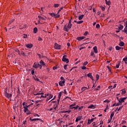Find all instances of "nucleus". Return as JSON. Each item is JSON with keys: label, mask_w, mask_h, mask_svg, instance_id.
Returning a JSON list of instances; mask_svg holds the SVG:
<instances>
[{"label": "nucleus", "mask_w": 127, "mask_h": 127, "mask_svg": "<svg viewBox=\"0 0 127 127\" xmlns=\"http://www.w3.org/2000/svg\"><path fill=\"white\" fill-rule=\"evenodd\" d=\"M54 48L55 49H61V46H60V45L58 44L57 43H55Z\"/></svg>", "instance_id": "0eeeda50"}, {"label": "nucleus", "mask_w": 127, "mask_h": 127, "mask_svg": "<svg viewBox=\"0 0 127 127\" xmlns=\"http://www.w3.org/2000/svg\"><path fill=\"white\" fill-rule=\"evenodd\" d=\"M39 119H33L32 120V122H36V121H38Z\"/></svg>", "instance_id": "a18cd8bd"}, {"label": "nucleus", "mask_w": 127, "mask_h": 127, "mask_svg": "<svg viewBox=\"0 0 127 127\" xmlns=\"http://www.w3.org/2000/svg\"><path fill=\"white\" fill-rule=\"evenodd\" d=\"M83 35H84V36H87V35H88V32H87V31H86V32L84 33Z\"/></svg>", "instance_id": "8fccbe9b"}, {"label": "nucleus", "mask_w": 127, "mask_h": 127, "mask_svg": "<svg viewBox=\"0 0 127 127\" xmlns=\"http://www.w3.org/2000/svg\"><path fill=\"white\" fill-rule=\"evenodd\" d=\"M15 52H17L18 54L20 56V52L19 51V50L18 49H16L15 50Z\"/></svg>", "instance_id": "c85d7f7f"}, {"label": "nucleus", "mask_w": 127, "mask_h": 127, "mask_svg": "<svg viewBox=\"0 0 127 127\" xmlns=\"http://www.w3.org/2000/svg\"><path fill=\"white\" fill-rule=\"evenodd\" d=\"M42 95V94H41ZM41 95H39L37 96V98H40V99H42V98H46V96H43Z\"/></svg>", "instance_id": "aec40b11"}, {"label": "nucleus", "mask_w": 127, "mask_h": 127, "mask_svg": "<svg viewBox=\"0 0 127 127\" xmlns=\"http://www.w3.org/2000/svg\"><path fill=\"white\" fill-rule=\"evenodd\" d=\"M26 115H31V112H30V111H27V112L26 113Z\"/></svg>", "instance_id": "de8ad7c7"}, {"label": "nucleus", "mask_w": 127, "mask_h": 127, "mask_svg": "<svg viewBox=\"0 0 127 127\" xmlns=\"http://www.w3.org/2000/svg\"><path fill=\"white\" fill-rule=\"evenodd\" d=\"M38 18H39L40 20H45V18H44V17H42L40 15H39L38 16Z\"/></svg>", "instance_id": "412c9836"}, {"label": "nucleus", "mask_w": 127, "mask_h": 127, "mask_svg": "<svg viewBox=\"0 0 127 127\" xmlns=\"http://www.w3.org/2000/svg\"><path fill=\"white\" fill-rule=\"evenodd\" d=\"M104 103H110V100L107 99L104 101Z\"/></svg>", "instance_id": "3c124183"}, {"label": "nucleus", "mask_w": 127, "mask_h": 127, "mask_svg": "<svg viewBox=\"0 0 127 127\" xmlns=\"http://www.w3.org/2000/svg\"><path fill=\"white\" fill-rule=\"evenodd\" d=\"M125 45V43L123 41H121L120 43L119 44V46H124Z\"/></svg>", "instance_id": "b1692460"}, {"label": "nucleus", "mask_w": 127, "mask_h": 127, "mask_svg": "<svg viewBox=\"0 0 127 127\" xmlns=\"http://www.w3.org/2000/svg\"><path fill=\"white\" fill-rule=\"evenodd\" d=\"M126 99H127V97H124V98H120L119 100V102H120V103L122 104V103H125V100H126Z\"/></svg>", "instance_id": "6e6552de"}, {"label": "nucleus", "mask_w": 127, "mask_h": 127, "mask_svg": "<svg viewBox=\"0 0 127 127\" xmlns=\"http://www.w3.org/2000/svg\"><path fill=\"white\" fill-rule=\"evenodd\" d=\"M55 18H58V17H60V14H55Z\"/></svg>", "instance_id": "f704fd0d"}, {"label": "nucleus", "mask_w": 127, "mask_h": 127, "mask_svg": "<svg viewBox=\"0 0 127 127\" xmlns=\"http://www.w3.org/2000/svg\"><path fill=\"white\" fill-rule=\"evenodd\" d=\"M94 52L95 53H98V49H97V46H95L93 48Z\"/></svg>", "instance_id": "6ab92c4d"}, {"label": "nucleus", "mask_w": 127, "mask_h": 127, "mask_svg": "<svg viewBox=\"0 0 127 127\" xmlns=\"http://www.w3.org/2000/svg\"><path fill=\"white\" fill-rule=\"evenodd\" d=\"M88 109H96V106L91 104L88 107Z\"/></svg>", "instance_id": "2eb2a0df"}, {"label": "nucleus", "mask_w": 127, "mask_h": 127, "mask_svg": "<svg viewBox=\"0 0 127 127\" xmlns=\"http://www.w3.org/2000/svg\"><path fill=\"white\" fill-rule=\"evenodd\" d=\"M64 113H68L69 114V113H71V110L64 111Z\"/></svg>", "instance_id": "5fc2aeb1"}, {"label": "nucleus", "mask_w": 127, "mask_h": 127, "mask_svg": "<svg viewBox=\"0 0 127 127\" xmlns=\"http://www.w3.org/2000/svg\"><path fill=\"white\" fill-rule=\"evenodd\" d=\"M121 105H122V103L121 102H119V103L116 104V106L118 107L119 106H121Z\"/></svg>", "instance_id": "ea45409f"}, {"label": "nucleus", "mask_w": 127, "mask_h": 127, "mask_svg": "<svg viewBox=\"0 0 127 127\" xmlns=\"http://www.w3.org/2000/svg\"><path fill=\"white\" fill-rule=\"evenodd\" d=\"M38 31L37 27H35L33 29V32L34 33H37Z\"/></svg>", "instance_id": "bb28decb"}, {"label": "nucleus", "mask_w": 127, "mask_h": 127, "mask_svg": "<svg viewBox=\"0 0 127 127\" xmlns=\"http://www.w3.org/2000/svg\"><path fill=\"white\" fill-rule=\"evenodd\" d=\"M26 47H27V48H28L29 49H30L32 48V47H33V45H32V44H26Z\"/></svg>", "instance_id": "1a4fd4ad"}, {"label": "nucleus", "mask_w": 127, "mask_h": 127, "mask_svg": "<svg viewBox=\"0 0 127 127\" xmlns=\"http://www.w3.org/2000/svg\"><path fill=\"white\" fill-rule=\"evenodd\" d=\"M87 77L89 78H90L92 80V81H94V77H93V75H92V73H89L87 74Z\"/></svg>", "instance_id": "ddd939ff"}, {"label": "nucleus", "mask_w": 127, "mask_h": 127, "mask_svg": "<svg viewBox=\"0 0 127 127\" xmlns=\"http://www.w3.org/2000/svg\"><path fill=\"white\" fill-rule=\"evenodd\" d=\"M90 87H89V86H88V87H82L81 88V92H84V91H86V90H88V89H89Z\"/></svg>", "instance_id": "f8f14e48"}, {"label": "nucleus", "mask_w": 127, "mask_h": 127, "mask_svg": "<svg viewBox=\"0 0 127 127\" xmlns=\"http://www.w3.org/2000/svg\"><path fill=\"white\" fill-rule=\"evenodd\" d=\"M94 55H95V54H94V52H91V53L90 54L91 56H94Z\"/></svg>", "instance_id": "052dcab7"}, {"label": "nucleus", "mask_w": 127, "mask_h": 127, "mask_svg": "<svg viewBox=\"0 0 127 127\" xmlns=\"http://www.w3.org/2000/svg\"><path fill=\"white\" fill-rule=\"evenodd\" d=\"M54 7H58L59 6V4H58V3L54 4Z\"/></svg>", "instance_id": "58836bf2"}, {"label": "nucleus", "mask_w": 127, "mask_h": 127, "mask_svg": "<svg viewBox=\"0 0 127 127\" xmlns=\"http://www.w3.org/2000/svg\"><path fill=\"white\" fill-rule=\"evenodd\" d=\"M59 84L61 86V87H63V86H65V80H61L59 82Z\"/></svg>", "instance_id": "423d86ee"}, {"label": "nucleus", "mask_w": 127, "mask_h": 127, "mask_svg": "<svg viewBox=\"0 0 127 127\" xmlns=\"http://www.w3.org/2000/svg\"><path fill=\"white\" fill-rule=\"evenodd\" d=\"M100 8L104 11L106 9V8L103 6H100Z\"/></svg>", "instance_id": "2f4dec72"}, {"label": "nucleus", "mask_w": 127, "mask_h": 127, "mask_svg": "<svg viewBox=\"0 0 127 127\" xmlns=\"http://www.w3.org/2000/svg\"><path fill=\"white\" fill-rule=\"evenodd\" d=\"M20 55H23V56H25V55L24 54V53L22 51L20 52Z\"/></svg>", "instance_id": "09e8293b"}, {"label": "nucleus", "mask_w": 127, "mask_h": 127, "mask_svg": "<svg viewBox=\"0 0 127 127\" xmlns=\"http://www.w3.org/2000/svg\"><path fill=\"white\" fill-rule=\"evenodd\" d=\"M69 108H70V109H71V110H72V109H74V107L71 106V105H70V106H69Z\"/></svg>", "instance_id": "774afa93"}, {"label": "nucleus", "mask_w": 127, "mask_h": 127, "mask_svg": "<svg viewBox=\"0 0 127 127\" xmlns=\"http://www.w3.org/2000/svg\"><path fill=\"white\" fill-rule=\"evenodd\" d=\"M96 81H98V80H99V79H100V75H99L98 74H97L96 75Z\"/></svg>", "instance_id": "c756f323"}, {"label": "nucleus", "mask_w": 127, "mask_h": 127, "mask_svg": "<svg viewBox=\"0 0 127 127\" xmlns=\"http://www.w3.org/2000/svg\"><path fill=\"white\" fill-rule=\"evenodd\" d=\"M47 97H47L48 100H50V99H52V98H53V95L48 94H47Z\"/></svg>", "instance_id": "9b49d317"}, {"label": "nucleus", "mask_w": 127, "mask_h": 127, "mask_svg": "<svg viewBox=\"0 0 127 127\" xmlns=\"http://www.w3.org/2000/svg\"><path fill=\"white\" fill-rule=\"evenodd\" d=\"M123 32H124V33H126V34H127V28H125L124 30L123 31Z\"/></svg>", "instance_id": "72a5a7b5"}, {"label": "nucleus", "mask_w": 127, "mask_h": 127, "mask_svg": "<svg viewBox=\"0 0 127 127\" xmlns=\"http://www.w3.org/2000/svg\"><path fill=\"white\" fill-rule=\"evenodd\" d=\"M38 121H39L40 123L42 124V123H43V121H42L41 119H39Z\"/></svg>", "instance_id": "e2e57ef3"}, {"label": "nucleus", "mask_w": 127, "mask_h": 127, "mask_svg": "<svg viewBox=\"0 0 127 127\" xmlns=\"http://www.w3.org/2000/svg\"><path fill=\"white\" fill-rule=\"evenodd\" d=\"M121 49H122V50H124V48H122L121 47H119V46H117L116 47V50H121Z\"/></svg>", "instance_id": "dca6fc26"}, {"label": "nucleus", "mask_w": 127, "mask_h": 127, "mask_svg": "<svg viewBox=\"0 0 127 127\" xmlns=\"http://www.w3.org/2000/svg\"><path fill=\"white\" fill-rule=\"evenodd\" d=\"M123 61H124L125 62H127V57H125V58L123 59Z\"/></svg>", "instance_id": "c03bdc74"}, {"label": "nucleus", "mask_w": 127, "mask_h": 127, "mask_svg": "<svg viewBox=\"0 0 127 127\" xmlns=\"http://www.w3.org/2000/svg\"><path fill=\"white\" fill-rule=\"evenodd\" d=\"M85 38H86V37L82 36V37H78L76 38V39L78 41H81V40H83V39H85Z\"/></svg>", "instance_id": "9d476101"}, {"label": "nucleus", "mask_w": 127, "mask_h": 127, "mask_svg": "<svg viewBox=\"0 0 127 127\" xmlns=\"http://www.w3.org/2000/svg\"><path fill=\"white\" fill-rule=\"evenodd\" d=\"M83 21H77L76 22V23L77 24H81V23H83Z\"/></svg>", "instance_id": "4c0bfd02"}, {"label": "nucleus", "mask_w": 127, "mask_h": 127, "mask_svg": "<svg viewBox=\"0 0 127 127\" xmlns=\"http://www.w3.org/2000/svg\"><path fill=\"white\" fill-rule=\"evenodd\" d=\"M53 69L54 70H56V69H57V66H54V67H53Z\"/></svg>", "instance_id": "338daca9"}, {"label": "nucleus", "mask_w": 127, "mask_h": 127, "mask_svg": "<svg viewBox=\"0 0 127 127\" xmlns=\"http://www.w3.org/2000/svg\"><path fill=\"white\" fill-rule=\"evenodd\" d=\"M83 108H84V106H81L80 107H79L78 111H81L83 109Z\"/></svg>", "instance_id": "37998d69"}, {"label": "nucleus", "mask_w": 127, "mask_h": 127, "mask_svg": "<svg viewBox=\"0 0 127 127\" xmlns=\"http://www.w3.org/2000/svg\"><path fill=\"white\" fill-rule=\"evenodd\" d=\"M50 15H51V16H55V14L54 13H49Z\"/></svg>", "instance_id": "79ce46f5"}, {"label": "nucleus", "mask_w": 127, "mask_h": 127, "mask_svg": "<svg viewBox=\"0 0 127 127\" xmlns=\"http://www.w3.org/2000/svg\"><path fill=\"white\" fill-rule=\"evenodd\" d=\"M61 80H62V81H65V79L62 76L61 77Z\"/></svg>", "instance_id": "bf43d9fd"}, {"label": "nucleus", "mask_w": 127, "mask_h": 127, "mask_svg": "<svg viewBox=\"0 0 127 127\" xmlns=\"http://www.w3.org/2000/svg\"><path fill=\"white\" fill-rule=\"evenodd\" d=\"M81 69H82V70H85V69H86V66H85L84 65L83 66H82V67H81Z\"/></svg>", "instance_id": "6e6d98bb"}, {"label": "nucleus", "mask_w": 127, "mask_h": 127, "mask_svg": "<svg viewBox=\"0 0 127 127\" xmlns=\"http://www.w3.org/2000/svg\"><path fill=\"white\" fill-rule=\"evenodd\" d=\"M88 64V62H85L83 64V66H86Z\"/></svg>", "instance_id": "603ef678"}, {"label": "nucleus", "mask_w": 127, "mask_h": 127, "mask_svg": "<svg viewBox=\"0 0 127 127\" xmlns=\"http://www.w3.org/2000/svg\"><path fill=\"white\" fill-rule=\"evenodd\" d=\"M74 109H75V110H77V109H78V108H79V106L77 105L76 107H73Z\"/></svg>", "instance_id": "680f3d73"}, {"label": "nucleus", "mask_w": 127, "mask_h": 127, "mask_svg": "<svg viewBox=\"0 0 127 127\" xmlns=\"http://www.w3.org/2000/svg\"><path fill=\"white\" fill-rule=\"evenodd\" d=\"M40 65H41L42 67V66H45V63L42 60L40 61Z\"/></svg>", "instance_id": "a211bd4d"}, {"label": "nucleus", "mask_w": 127, "mask_h": 127, "mask_svg": "<svg viewBox=\"0 0 127 127\" xmlns=\"http://www.w3.org/2000/svg\"><path fill=\"white\" fill-rule=\"evenodd\" d=\"M118 28H119V29H120V30H122V29L124 28V26H123V25H120Z\"/></svg>", "instance_id": "cd10ccee"}, {"label": "nucleus", "mask_w": 127, "mask_h": 127, "mask_svg": "<svg viewBox=\"0 0 127 127\" xmlns=\"http://www.w3.org/2000/svg\"><path fill=\"white\" fill-rule=\"evenodd\" d=\"M72 28V23H68V25H64V31H66V32H68L69 31V29H71Z\"/></svg>", "instance_id": "f257e3e1"}, {"label": "nucleus", "mask_w": 127, "mask_h": 127, "mask_svg": "<svg viewBox=\"0 0 127 127\" xmlns=\"http://www.w3.org/2000/svg\"><path fill=\"white\" fill-rule=\"evenodd\" d=\"M34 79H35V81H37V82H39L40 81L39 78H38L37 77H34Z\"/></svg>", "instance_id": "e433bc0d"}, {"label": "nucleus", "mask_w": 127, "mask_h": 127, "mask_svg": "<svg viewBox=\"0 0 127 127\" xmlns=\"http://www.w3.org/2000/svg\"><path fill=\"white\" fill-rule=\"evenodd\" d=\"M107 68H108L109 71L110 72H111V67H110V66H107Z\"/></svg>", "instance_id": "69168bd1"}, {"label": "nucleus", "mask_w": 127, "mask_h": 127, "mask_svg": "<svg viewBox=\"0 0 127 127\" xmlns=\"http://www.w3.org/2000/svg\"><path fill=\"white\" fill-rule=\"evenodd\" d=\"M106 4H107V5H111V1L110 0L107 1L106 2Z\"/></svg>", "instance_id": "7c9ffc66"}, {"label": "nucleus", "mask_w": 127, "mask_h": 127, "mask_svg": "<svg viewBox=\"0 0 127 127\" xmlns=\"http://www.w3.org/2000/svg\"><path fill=\"white\" fill-rule=\"evenodd\" d=\"M92 124H93V127H98V126H96V124H95V123H93Z\"/></svg>", "instance_id": "13d9d810"}, {"label": "nucleus", "mask_w": 127, "mask_h": 127, "mask_svg": "<svg viewBox=\"0 0 127 127\" xmlns=\"http://www.w3.org/2000/svg\"><path fill=\"white\" fill-rule=\"evenodd\" d=\"M13 21H14V19H12L10 20L9 21V23H8V25L11 24V23H12V22H13Z\"/></svg>", "instance_id": "a878e982"}, {"label": "nucleus", "mask_w": 127, "mask_h": 127, "mask_svg": "<svg viewBox=\"0 0 127 127\" xmlns=\"http://www.w3.org/2000/svg\"><path fill=\"white\" fill-rule=\"evenodd\" d=\"M122 92V95H125V94H126V93H127V91H126L125 89H123L122 90H121Z\"/></svg>", "instance_id": "5701e85b"}, {"label": "nucleus", "mask_w": 127, "mask_h": 127, "mask_svg": "<svg viewBox=\"0 0 127 127\" xmlns=\"http://www.w3.org/2000/svg\"><path fill=\"white\" fill-rule=\"evenodd\" d=\"M114 115H115V113L114 112H112V113L111 114V115H110L111 121H112V119H113V117H114Z\"/></svg>", "instance_id": "393cba45"}, {"label": "nucleus", "mask_w": 127, "mask_h": 127, "mask_svg": "<svg viewBox=\"0 0 127 127\" xmlns=\"http://www.w3.org/2000/svg\"><path fill=\"white\" fill-rule=\"evenodd\" d=\"M4 95L5 97L6 98H8V99H9V98H11V94H8L7 93V90L6 89L4 90Z\"/></svg>", "instance_id": "20e7f679"}, {"label": "nucleus", "mask_w": 127, "mask_h": 127, "mask_svg": "<svg viewBox=\"0 0 127 127\" xmlns=\"http://www.w3.org/2000/svg\"><path fill=\"white\" fill-rule=\"evenodd\" d=\"M28 107H30V105H26L25 106H24V112L25 113H27V112H29V110H28Z\"/></svg>", "instance_id": "39448f33"}, {"label": "nucleus", "mask_w": 127, "mask_h": 127, "mask_svg": "<svg viewBox=\"0 0 127 127\" xmlns=\"http://www.w3.org/2000/svg\"><path fill=\"white\" fill-rule=\"evenodd\" d=\"M67 66H68V64H65L64 66V70H67Z\"/></svg>", "instance_id": "a19ab883"}, {"label": "nucleus", "mask_w": 127, "mask_h": 127, "mask_svg": "<svg viewBox=\"0 0 127 127\" xmlns=\"http://www.w3.org/2000/svg\"><path fill=\"white\" fill-rule=\"evenodd\" d=\"M62 61L63 62H66V64L69 63V59H67V55L63 56Z\"/></svg>", "instance_id": "7ed1b4c3"}, {"label": "nucleus", "mask_w": 127, "mask_h": 127, "mask_svg": "<svg viewBox=\"0 0 127 127\" xmlns=\"http://www.w3.org/2000/svg\"><path fill=\"white\" fill-rule=\"evenodd\" d=\"M94 121V119H91V120H88V124L90 125L91 124V123H93V122Z\"/></svg>", "instance_id": "f3484780"}, {"label": "nucleus", "mask_w": 127, "mask_h": 127, "mask_svg": "<svg viewBox=\"0 0 127 127\" xmlns=\"http://www.w3.org/2000/svg\"><path fill=\"white\" fill-rule=\"evenodd\" d=\"M96 27V28H100V24H97Z\"/></svg>", "instance_id": "864d4df0"}, {"label": "nucleus", "mask_w": 127, "mask_h": 127, "mask_svg": "<svg viewBox=\"0 0 127 127\" xmlns=\"http://www.w3.org/2000/svg\"><path fill=\"white\" fill-rule=\"evenodd\" d=\"M55 109V110H56V107H55V108H50V109H49V111H52L53 109Z\"/></svg>", "instance_id": "0e129e2a"}, {"label": "nucleus", "mask_w": 127, "mask_h": 127, "mask_svg": "<svg viewBox=\"0 0 127 127\" xmlns=\"http://www.w3.org/2000/svg\"><path fill=\"white\" fill-rule=\"evenodd\" d=\"M84 17V15H81L78 16L79 20H82Z\"/></svg>", "instance_id": "4be33fe9"}, {"label": "nucleus", "mask_w": 127, "mask_h": 127, "mask_svg": "<svg viewBox=\"0 0 127 127\" xmlns=\"http://www.w3.org/2000/svg\"><path fill=\"white\" fill-rule=\"evenodd\" d=\"M34 96H38L39 95H43V93H34Z\"/></svg>", "instance_id": "c9c22d12"}, {"label": "nucleus", "mask_w": 127, "mask_h": 127, "mask_svg": "<svg viewBox=\"0 0 127 127\" xmlns=\"http://www.w3.org/2000/svg\"><path fill=\"white\" fill-rule=\"evenodd\" d=\"M33 67L35 68V69H37V68H40V69L42 68V65L41 64L37 63H34Z\"/></svg>", "instance_id": "f03ea898"}, {"label": "nucleus", "mask_w": 127, "mask_h": 127, "mask_svg": "<svg viewBox=\"0 0 127 127\" xmlns=\"http://www.w3.org/2000/svg\"><path fill=\"white\" fill-rule=\"evenodd\" d=\"M123 107H124V106H120L118 109L117 108V110H118V112L120 111V110H122V109H123Z\"/></svg>", "instance_id": "473e14b6"}, {"label": "nucleus", "mask_w": 127, "mask_h": 127, "mask_svg": "<svg viewBox=\"0 0 127 127\" xmlns=\"http://www.w3.org/2000/svg\"><path fill=\"white\" fill-rule=\"evenodd\" d=\"M61 96H62L61 92H60V93H59L58 99H61Z\"/></svg>", "instance_id": "49530a36"}, {"label": "nucleus", "mask_w": 127, "mask_h": 127, "mask_svg": "<svg viewBox=\"0 0 127 127\" xmlns=\"http://www.w3.org/2000/svg\"><path fill=\"white\" fill-rule=\"evenodd\" d=\"M81 119H82V116L77 117L75 120L76 123H77V122H79V121H80V120H81Z\"/></svg>", "instance_id": "4468645a"}, {"label": "nucleus", "mask_w": 127, "mask_h": 127, "mask_svg": "<svg viewBox=\"0 0 127 127\" xmlns=\"http://www.w3.org/2000/svg\"><path fill=\"white\" fill-rule=\"evenodd\" d=\"M23 37L24 38H27V35L24 34L23 36Z\"/></svg>", "instance_id": "4d7b16f0"}]
</instances>
